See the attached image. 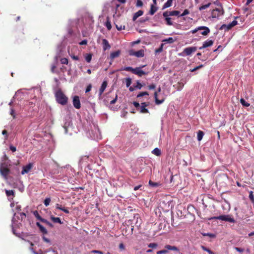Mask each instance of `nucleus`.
I'll return each mask as SVG.
<instances>
[{
    "instance_id": "obj_1",
    "label": "nucleus",
    "mask_w": 254,
    "mask_h": 254,
    "mask_svg": "<svg viewBox=\"0 0 254 254\" xmlns=\"http://www.w3.org/2000/svg\"><path fill=\"white\" fill-rule=\"evenodd\" d=\"M55 97L57 102L62 105H65L67 103V97L60 90L56 92Z\"/></svg>"
},
{
    "instance_id": "obj_2",
    "label": "nucleus",
    "mask_w": 254,
    "mask_h": 254,
    "mask_svg": "<svg viewBox=\"0 0 254 254\" xmlns=\"http://www.w3.org/2000/svg\"><path fill=\"white\" fill-rule=\"evenodd\" d=\"M9 162H2L0 164V173L2 177L5 179H7V176L10 173Z\"/></svg>"
},
{
    "instance_id": "obj_3",
    "label": "nucleus",
    "mask_w": 254,
    "mask_h": 254,
    "mask_svg": "<svg viewBox=\"0 0 254 254\" xmlns=\"http://www.w3.org/2000/svg\"><path fill=\"white\" fill-rule=\"evenodd\" d=\"M212 219L221 220L222 221H225L230 223L235 222V220L234 219V218H233L231 215H222L219 216H215L208 218V220H211Z\"/></svg>"
},
{
    "instance_id": "obj_4",
    "label": "nucleus",
    "mask_w": 254,
    "mask_h": 254,
    "mask_svg": "<svg viewBox=\"0 0 254 254\" xmlns=\"http://www.w3.org/2000/svg\"><path fill=\"white\" fill-rule=\"evenodd\" d=\"M224 14V10L222 7L216 8L211 12V16L213 18H218L220 16Z\"/></svg>"
},
{
    "instance_id": "obj_5",
    "label": "nucleus",
    "mask_w": 254,
    "mask_h": 254,
    "mask_svg": "<svg viewBox=\"0 0 254 254\" xmlns=\"http://www.w3.org/2000/svg\"><path fill=\"white\" fill-rule=\"evenodd\" d=\"M203 30V31L201 32V34L203 36H206L210 33V29L208 27L206 26H199L197 28L191 31V33L194 34L197 32L198 30Z\"/></svg>"
},
{
    "instance_id": "obj_6",
    "label": "nucleus",
    "mask_w": 254,
    "mask_h": 254,
    "mask_svg": "<svg viewBox=\"0 0 254 254\" xmlns=\"http://www.w3.org/2000/svg\"><path fill=\"white\" fill-rule=\"evenodd\" d=\"M161 90V87H159L157 89V91L154 93V97L155 99V102L156 105H160L163 103L165 99V97H162L161 99L158 98V92H160Z\"/></svg>"
},
{
    "instance_id": "obj_7",
    "label": "nucleus",
    "mask_w": 254,
    "mask_h": 254,
    "mask_svg": "<svg viewBox=\"0 0 254 254\" xmlns=\"http://www.w3.org/2000/svg\"><path fill=\"white\" fill-rule=\"evenodd\" d=\"M128 54L130 56H134L138 58L143 57L144 55V51L140 50L138 51H134L133 50H130L128 51Z\"/></svg>"
},
{
    "instance_id": "obj_8",
    "label": "nucleus",
    "mask_w": 254,
    "mask_h": 254,
    "mask_svg": "<svg viewBox=\"0 0 254 254\" xmlns=\"http://www.w3.org/2000/svg\"><path fill=\"white\" fill-rule=\"evenodd\" d=\"M148 106V103L146 102H143L141 103V106L139 107V111L140 113L145 114L148 113L149 111L146 108L147 106Z\"/></svg>"
},
{
    "instance_id": "obj_9",
    "label": "nucleus",
    "mask_w": 254,
    "mask_h": 254,
    "mask_svg": "<svg viewBox=\"0 0 254 254\" xmlns=\"http://www.w3.org/2000/svg\"><path fill=\"white\" fill-rule=\"evenodd\" d=\"M108 85V83L107 81H104L102 85L99 89V99H101L102 98V94L104 92L105 89L106 88Z\"/></svg>"
},
{
    "instance_id": "obj_10",
    "label": "nucleus",
    "mask_w": 254,
    "mask_h": 254,
    "mask_svg": "<svg viewBox=\"0 0 254 254\" xmlns=\"http://www.w3.org/2000/svg\"><path fill=\"white\" fill-rule=\"evenodd\" d=\"M197 50L196 47H190L185 48L183 53L187 56L190 55L192 53L195 52Z\"/></svg>"
},
{
    "instance_id": "obj_11",
    "label": "nucleus",
    "mask_w": 254,
    "mask_h": 254,
    "mask_svg": "<svg viewBox=\"0 0 254 254\" xmlns=\"http://www.w3.org/2000/svg\"><path fill=\"white\" fill-rule=\"evenodd\" d=\"M73 106L77 109H79L81 107V104L79 99V97L78 96H74L73 98Z\"/></svg>"
},
{
    "instance_id": "obj_12",
    "label": "nucleus",
    "mask_w": 254,
    "mask_h": 254,
    "mask_svg": "<svg viewBox=\"0 0 254 254\" xmlns=\"http://www.w3.org/2000/svg\"><path fill=\"white\" fill-rule=\"evenodd\" d=\"M33 167V164L31 163H29L26 166H24L22 168V170L21 171V174L24 175L25 174L28 173L30 170L32 169Z\"/></svg>"
},
{
    "instance_id": "obj_13",
    "label": "nucleus",
    "mask_w": 254,
    "mask_h": 254,
    "mask_svg": "<svg viewBox=\"0 0 254 254\" xmlns=\"http://www.w3.org/2000/svg\"><path fill=\"white\" fill-rule=\"evenodd\" d=\"M141 67L135 68L133 73L137 75L139 77H141L142 75L146 74V72L141 70Z\"/></svg>"
},
{
    "instance_id": "obj_14",
    "label": "nucleus",
    "mask_w": 254,
    "mask_h": 254,
    "mask_svg": "<svg viewBox=\"0 0 254 254\" xmlns=\"http://www.w3.org/2000/svg\"><path fill=\"white\" fill-rule=\"evenodd\" d=\"M213 43H214V41H213L212 40H206L205 42H204L202 46L199 47V49L200 50H201V49L206 48L208 47H210L213 44Z\"/></svg>"
},
{
    "instance_id": "obj_15",
    "label": "nucleus",
    "mask_w": 254,
    "mask_h": 254,
    "mask_svg": "<svg viewBox=\"0 0 254 254\" xmlns=\"http://www.w3.org/2000/svg\"><path fill=\"white\" fill-rule=\"evenodd\" d=\"M103 49L104 51L110 49L111 46L107 40L104 39L102 40Z\"/></svg>"
},
{
    "instance_id": "obj_16",
    "label": "nucleus",
    "mask_w": 254,
    "mask_h": 254,
    "mask_svg": "<svg viewBox=\"0 0 254 254\" xmlns=\"http://www.w3.org/2000/svg\"><path fill=\"white\" fill-rule=\"evenodd\" d=\"M56 208L57 209L61 210L66 214H68L69 213L68 210L66 208L63 207L62 205L59 203L56 204Z\"/></svg>"
},
{
    "instance_id": "obj_17",
    "label": "nucleus",
    "mask_w": 254,
    "mask_h": 254,
    "mask_svg": "<svg viewBox=\"0 0 254 254\" xmlns=\"http://www.w3.org/2000/svg\"><path fill=\"white\" fill-rule=\"evenodd\" d=\"M121 54L120 51L118 50L110 54V58L111 60H113L114 59L118 57Z\"/></svg>"
},
{
    "instance_id": "obj_18",
    "label": "nucleus",
    "mask_w": 254,
    "mask_h": 254,
    "mask_svg": "<svg viewBox=\"0 0 254 254\" xmlns=\"http://www.w3.org/2000/svg\"><path fill=\"white\" fill-rule=\"evenodd\" d=\"M36 225L39 228L40 231L43 234H47V231L46 229L42 226L39 222H36Z\"/></svg>"
},
{
    "instance_id": "obj_19",
    "label": "nucleus",
    "mask_w": 254,
    "mask_h": 254,
    "mask_svg": "<svg viewBox=\"0 0 254 254\" xmlns=\"http://www.w3.org/2000/svg\"><path fill=\"white\" fill-rule=\"evenodd\" d=\"M157 10H158V7H157L156 5H154V4H151L149 13L150 15H152L157 11Z\"/></svg>"
},
{
    "instance_id": "obj_20",
    "label": "nucleus",
    "mask_w": 254,
    "mask_h": 254,
    "mask_svg": "<svg viewBox=\"0 0 254 254\" xmlns=\"http://www.w3.org/2000/svg\"><path fill=\"white\" fill-rule=\"evenodd\" d=\"M143 13V12L142 10H138V11H137L136 12H135L133 16V18H132V20L133 21L135 20L138 17L141 16Z\"/></svg>"
},
{
    "instance_id": "obj_21",
    "label": "nucleus",
    "mask_w": 254,
    "mask_h": 254,
    "mask_svg": "<svg viewBox=\"0 0 254 254\" xmlns=\"http://www.w3.org/2000/svg\"><path fill=\"white\" fill-rule=\"evenodd\" d=\"M173 0H167V2H165L162 7L163 9L170 7L172 5Z\"/></svg>"
},
{
    "instance_id": "obj_22",
    "label": "nucleus",
    "mask_w": 254,
    "mask_h": 254,
    "mask_svg": "<svg viewBox=\"0 0 254 254\" xmlns=\"http://www.w3.org/2000/svg\"><path fill=\"white\" fill-rule=\"evenodd\" d=\"M165 249H166L167 250V251L168 250L176 251H178V249L177 248V247H176L175 246H170L169 245H166L165 246Z\"/></svg>"
},
{
    "instance_id": "obj_23",
    "label": "nucleus",
    "mask_w": 254,
    "mask_h": 254,
    "mask_svg": "<svg viewBox=\"0 0 254 254\" xmlns=\"http://www.w3.org/2000/svg\"><path fill=\"white\" fill-rule=\"evenodd\" d=\"M51 219L54 222V223H58L60 224H63V222L61 221V219L59 217H55L53 216H51Z\"/></svg>"
},
{
    "instance_id": "obj_24",
    "label": "nucleus",
    "mask_w": 254,
    "mask_h": 254,
    "mask_svg": "<svg viewBox=\"0 0 254 254\" xmlns=\"http://www.w3.org/2000/svg\"><path fill=\"white\" fill-rule=\"evenodd\" d=\"M203 135H204V132L201 130H198V131L197 132V140L198 141L201 140L203 138Z\"/></svg>"
},
{
    "instance_id": "obj_25",
    "label": "nucleus",
    "mask_w": 254,
    "mask_h": 254,
    "mask_svg": "<svg viewBox=\"0 0 254 254\" xmlns=\"http://www.w3.org/2000/svg\"><path fill=\"white\" fill-rule=\"evenodd\" d=\"M152 153L156 156H160L161 155V151L158 148H155L152 151Z\"/></svg>"
},
{
    "instance_id": "obj_26",
    "label": "nucleus",
    "mask_w": 254,
    "mask_h": 254,
    "mask_svg": "<svg viewBox=\"0 0 254 254\" xmlns=\"http://www.w3.org/2000/svg\"><path fill=\"white\" fill-rule=\"evenodd\" d=\"M105 26L108 30H110L112 28L111 23L109 18H107V21L105 23Z\"/></svg>"
},
{
    "instance_id": "obj_27",
    "label": "nucleus",
    "mask_w": 254,
    "mask_h": 254,
    "mask_svg": "<svg viewBox=\"0 0 254 254\" xmlns=\"http://www.w3.org/2000/svg\"><path fill=\"white\" fill-rule=\"evenodd\" d=\"M240 103H241V104L243 106H245V107H249L250 106V104L249 103H248V102H247L243 98H241L240 99Z\"/></svg>"
},
{
    "instance_id": "obj_28",
    "label": "nucleus",
    "mask_w": 254,
    "mask_h": 254,
    "mask_svg": "<svg viewBox=\"0 0 254 254\" xmlns=\"http://www.w3.org/2000/svg\"><path fill=\"white\" fill-rule=\"evenodd\" d=\"M238 22L236 20H233L232 22L228 24V29H231L234 26L237 25Z\"/></svg>"
},
{
    "instance_id": "obj_29",
    "label": "nucleus",
    "mask_w": 254,
    "mask_h": 254,
    "mask_svg": "<svg viewBox=\"0 0 254 254\" xmlns=\"http://www.w3.org/2000/svg\"><path fill=\"white\" fill-rule=\"evenodd\" d=\"M162 42H166L168 43H173L175 42V40L172 37H169L167 39H165L162 41Z\"/></svg>"
},
{
    "instance_id": "obj_30",
    "label": "nucleus",
    "mask_w": 254,
    "mask_h": 254,
    "mask_svg": "<svg viewBox=\"0 0 254 254\" xmlns=\"http://www.w3.org/2000/svg\"><path fill=\"white\" fill-rule=\"evenodd\" d=\"M180 12L178 10H173L170 11V16H178L180 14Z\"/></svg>"
},
{
    "instance_id": "obj_31",
    "label": "nucleus",
    "mask_w": 254,
    "mask_h": 254,
    "mask_svg": "<svg viewBox=\"0 0 254 254\" xmlns=\"http://www.w3.org/2000/svg\"><path fill=\"white\" fill-rule=\"evenodd\" d=\"M122 70H126L127 71H131L132 73H133V71L134 70V68H132L131 66H127V67H125L123 68H122Z\"/></svg>"
},
{
    "instance_id": "obj_32",
    "label": "nucleus",
    "mask_w": 254,
    "mask_h": 254,
    "mask_svg": "<svg viewBox=\"0 0 254 254\" xmlns=\"http://www.w3.org/2000/svg\"><path fill=\"white\" fill-rule=\"evenodd\" d=\"M5 193L7 196L14 195V191L13 190H5Z\"/></svg>"
},
{
    "instance_id": "obj_33",
    "label": "nucleus",
    "mask_w": 254,
    "mask_h": 254,
    "mask_svg": "<svg viewBox=\"0 0 254 254\" xmlns=\"http://www.w3.org/2000/svg\"><path fill=\"white\" fill-rule=\"evenodd\" d=\"M211 5V3L210 2H209L207 4H204V5H201V6L199 7V9L200 10H203V9H206L207 8L209 7L210 6V5Z\"/></svg>"
},
{
    "instance_id": "obj_34",
    "label": "nucleus",
    "mask_w": 254,
    "mask_h": 254,
    "mask_svg": "<svg viewBox=\"0 0 254 254\" xmlns=\"http://www.w3.org/2000/svg\"><path fill=\"white\" fill-rule=\"evenodd\" d=\"M125 80H126V86L127 87H129L131 84V79L129 77H128V78H126L125 79Z\"/></svg>"
},
{
    "instance_id": "obj_35",
    "label": "nucleus",
    "mask_w": 254,
    "mask_h": 254,
    "mask_svg": "<svg viewBox=\"0 0 254 254\" xmlns=\"http://www.w3.org/2000/svg\"><path fill=\"white\" fill-rule=\"evenodd\" d=\"M176 88L178 90H181L184 86V84L182 82H179L176 85Z\"/></svg>"
},
{
    "instance_id": "obj_36",
    "label": "nucleus",
    "mask_w": 254,
    "mask_h": 254,
    "mask_svg": "<svg viewBox=\"0 0 254 254\" xmlns=\"http://www.w3.org/2000/svg\"><path fill=\"white\" fill-rule=\"evenodd\" d=\"M134 86V88H135L136 89H141L143 86V85L141 84L138 80H137L136 81V84Z\"/></svg>"
},
{
    "instance_id": "obj_37",
    "label": "nucleus",
    "mask_w": 254,
    "mask_h": 254,
    "mask_svg": "<svg viewBox=\"0 0 254 254\" xmlns=\"http://www.w3.org/2000/svg\"><path fill=\"white\" fill-rule=\"evenodd\" d=\"M92 55L91 54H89L86 55V56L85 57V60L87 62L90 63L91 62L92 59Z\"/></svg>"
},
{
    "instance_id": "obj_38",
    "label": "nucleus",
    "mask_w": 254,
    "mask_h": 254,
    "mask_svg": "<svg viewBox=\"0 0 254 254\" xmlns=\"http://www.w3.org/2000/svg\"><path fill=\"white\" fill-rule=\"evenodd\" d=\"M149 95V93L147 91L142 92H140L137 95V97L139 98V97H142V96H145V95Z\"/></svg>"
},
{
    "instance_id": "obj_39",
    "label": "nucleus",
    "mask_w": 254,
    "mask_h": 254,
    "mask_svg": "<svg viewBox=\"0 0 254 254\" xmlns=\"http://www.w3.org/2000/svg\"><path fill=\"white\" fill-rule=\"evenodd\" d=\"M51 202V198L50 197L46 198L44 201V205L48 206Z\"/></svg>"
},
{
    "instance_id": "obj_40",
    "label": "nucleus",
    "mask_w": 254,
    "mask_h": 254,
    "mask_svg": "<svg viewBox=\"0 0 254 254\" xmlns=\"http://www.w3.org/2000/svg\"><path fill=\"white\" fill-rule=\"evenodd\" d=\"M163 46H164V44H161L160 47L155 50V53H161V52H162Z\"/></svg>"
},
{
    "instance_id": "obj_41",
    "label": "nucleus",
    "mask_w": 254,
    "mask_h": 254,
    "mask_svg": "<svg viewBox=\"0 0 254 254\" xmlns=\"http://www.w3.org/2000/svg\"><path fill=\"white\" fill-rule=\"evenodd\" d=\"M149 185L152 187H156L159 186V184L157 183L153 182L151 180L149 182Z\"/></svg>"
},
{
    "instance_id": "obj_42",
    "label": "nucleus",
    "mask_w": 254,
    "mask_h": 254,
    "mask_svg": "<svg viewBox=\"0 0 254 254\" xmlns=\"http://www.w3.org/2000/svg\"><path fill=\"white\" fill-rule=\"evenodd\" d=\"M33 214L34 215V216H35V217L38 219V220H40L41 219V218H42L38 213V211H34L33 212Z\"/></svg>"
},
{
    "instance_id": "obj_43",
    "label": "nucleus",
    "mask_w": 254,
    "mask_h": 254,
    "mask_svg": "<svg viewBox=\"0 0 254 254\" xmlns=\"http://www.w3.org/2000/svg\"><path fill=\"white\" fill-rule=\"evenodd\" d=\"M220 30H225V31H228L230 29H228V24H223L220 28Z\"/></svg>"
},
{
    "instance_id": "obj_44",
    "label": "nucleus",
    "mask_w": 254,
    "mask_h": 254,
    "mask_svg": "<svg viewBox=\"0 0 254 254\" xmlns=\"http://www.w3.org/2000/svg\"><path fill=\"white\" fill-rule=\"evenodd\" d=\"M61 62L62 64H67L68 63V59L65 58H62Z\"/></svg>"
},
{
    "instance_id": "obj_45",
    "label": "nucleus",
    "mask_w": 254,
    "mask_h": 254,
    "mask_svg": "<svg viewBox=\"0 0 254 254\" xmlns=\"http://www.w3.org/2000/svg\"><path fill=\"white\" fill-rule=\"evenodd\" d=\"M203 66V64H200V65H199L198 66H196L195 67L193 68V69H190V71L191 72H194V71H196V70L201 68Z\"/></svg>"
},
{
    "instance_id": "obj_46",
    "label": "nucleus",
    "mask_w": 254,
    "mask_h": 254,
    "mask_svg": "<svg viewBox=\"0 0 254 254\" xmlns=\"http://www.w3.org/2000/svg\"><path fill=\"white\" fill-rule=\"evenodd\" d=\"M201 248L203 250L206 251L209 254H214V253L210 250L207 249V248L205 247L204 246H202Z\"/></svg>"
},
{
    "instance_id": "obj_47",
    "label": "nucleus",
    "mask_w": 254,
    "mask_h": 254,
    "mask_svg": "<svg viewBox=\"0 0 254 254\" xmlns=\"http://www.w3.org/2000/svg\"><path fill=\"white\" fill-rule=\"evenodd\" d=\"M165 21H166V23L168 25H172L173 23L171 21V18L170 17L165 18Z\"/></svg>"
},
{
    "instance_id": "obj_48",
    "label": "nucleus",
    "mask_w": 254,
    "mask_h": 254,
    "mask_svg": "<svg viewBox=\"0 0 254 254\" xmlns=\"http://www.w3.org/2000/svg\"><path fill=\"white\" fill-rule=\"evenodd\" d=\"M148 247L149 248H152V249H155V248H156L157 247V244L156 243H150L148 245Z\"/></svg>"
},
{
    "instance_id": "obj_49",
    "label": "nucleus",
    "mask_w": 254,
    "mask_h": 254,
    "mask_svg": "<svg viewBox=\"0 0 254 254\" xmlns=\"http://www.w3.org/2000/svg\"><path fill=\"white\" fill-rule=\"evenodd\" d=\"M143 5V2L141 0H137L136 6L137 7H141Z\"/></svg>"
},
{
    "instance_id": "obj_50",
    "label": "nucleus",
    "mask_w": 254,
    "mask_h": 254,
    "mask_svg": "<svg viewBox=\"0 0 254 254\" xmlns=\"http://www.w3.org/2000/svg\"><path fill=\"white\" fill-rule=\"evenodd\" d=\"M167 253H168L167 250L166 249H165L164 250L157 252L156 254H166Z\"/></svg>"
},
{
    "instance_id": "obj_51",
    "label": "nucleus",
    "mask_w": 254,
    "mask_h": 254,
    "mask_svg": "<svg viewBox=\"0 0 254 254\" xmlns=\"http://www.w3.org/2000/svg\"><path fill=\"white\" fill-rule=\"evenodd\" d=\"M116 27L118 30H121L125 29V26L124 25H118V24H116Z\"/></svg>"
},
{
    "instance_id": "obj_52",
    "label": "nucleus",
    "mask_w": 254,
    "mask_h": 254,
    "mask_svg": "<svg viewBox=\"0 0 254 254\" xmlns=\"http://www.w3.org/2000/svg\"><path fill=\"white\" fill-rule=\"evenodd\" d=\"M249 198L252 202L254 201V196L253 195V192L252 191H251L250 192Z\"/></svg>"
},
{
    "instance_id": "obj_53",
    "label": "nucleus",
    "mask_w": 254,
    "mask_h": 254,
    "mask_svg": "<svg viewBox=\"0 0 254 254\" xmlns=\"http://www.w3.org/2000/svg\"><path fill=\"white\" fill-rule=\"evenodd\" d=\"M189 13H190L189 10L188 9H186L184 10V11H183L182 14L180 15V16H184L185 15L189 14Z\"/></svg>"
},
{
    "instance_id": "obj_54",
    "label": "nucleus",
    "mask_w": 254,
    "mask_h": 254,
    "mask_svg": "<svg viewBox=\"0 0 254 254\" xmlns=\"http://www.w3.org/2000/svg\"><path fill=\"white\" fill-rule=\"evenodd\" d=\"M170 13V11H165L163 13V17H164L165 18H168L170 15V14H169Z\"/></svg>"
},
{
    "instance_id": "obj_55",
    "label": "nucleus",
    "mask_w": 254,
    "mask_h": 254,
    "mask_svg": "<svg viewBox=\"0 0 254 254\" xmlns=\"http://www.w3.org/2000/svg\"><path fill=\"white\" fill-rule=\"evenodd\" d=\"M119 248L121 251H124L125 250V246L123 243H120Z\"/></svg>"
},
{
    "instance_id": "obj_56",
    "label": "nucleus",
    "mask_w": 254,
    "mask_h": 254,
    "mask_svg": "<svg viewBox=\"0 0 254 254\" xmlns=\"http://www.w3.org/2000/svg\"><path fill=\"white\" fill-rule=\"evenodd\" d=\"M132 104H133V105L135 106V107L136 108V109L137 110H139V107H140V105L137 102H133L132 103Z\"/></svg>"
},
{
    "instance_id": "obj_57",
    "label": "nucleus",
    "mask_w": 254,
    "mask_h": 254,
    "mask_svg": "<svg viewBox=\"0 0 254 254\" xmlns=\"http://www.w3.org/2000/svg\"><path fill=\"white\" fill-rule=\"evenodd\" d=\"M20 216V219L22 220L26 217V214L24 212H21L19 213Z\"/></svg>"
},
{
    "instance_id": "obj_58",
    "label": "nucleus",
    "mask_w": 254,
    "mask_h": 254,
    "mask_svg": "<svg viewBox=\"0 0 254 254\" xmlns=\"http://www.w3.org/2000/svg\"><path fill=\"white\" fill-rule=\"evenodd\" d=\"M156 87V85L154 84H152L148 86V88L149 90L154 89Z\"/></svg>"
},
{
    "instance_id": "obj_59",
    "label": "nucleus",
    "mask_w": 254,
    "mask_h": 254,
    "mask_svg": "<svg viewBox=\"0 0 254 254\" xmlns=\"http://www.w3.org/2000/svg\"><path fill=\"white\" fill-rule=\"evenodd\" d=\"M91 88H92V85L91 84H89L87 86V87H86V91H85V92L86 93H87L89 91H90V90H91Z\"/></svg>"
},
{
    "instance_id": "obj_60",
    "label": "nucleus",
    "mask_w": 254,
    "mask_h": 254,
    "mask_svg": "<svg viewBox=\"0 0 254 254\" xmlns=\"http://www.w3.org/2000/svg\"><path fill=\"white\" fill-rule=\"evenodd\" d=\"M235 249L237 251V252H239L240 253H243L244 252V249H242V248H238V247H236L235 248Z\"/></svg>"
},
{
    "instance_id": "obj_61",
    "label": "nucleus",
    "mask_w": 254,
    "mask_h": 254,
    "mask_svg": "<svg viewBox=\"0 0 254 254\" xmlns=\"http://www.w3.org/2000/svg\"><path fill=\"white\" fill-rule=\"evenodd\" d=\"M117 98H118V95H117V94H116L115 98L110 101V104H115L116 103V102L117 101Z\"/></svg>"
},
{
    "instance_id": "obj_62",
    "label": "nucleus",
    "mask_w": 254,
    "mask_h": 254,
    "mask_svg": "<svg viewBox=\"0 0 254 254\" xmlns=\"http://www.w3.org/2000/svg\"><path fill=\"white\" fill-rule=\"evenodd\" d=\"M70 57L73 60L78 61L79 59L78 56H77L70 55Z\"/></svg>"
},
{
    "instance_id": "obj_63",
    "label": "nucleus",
    "mask_w": 254,
    "mask_h": 254,
    "mask_svg": "<svg viewBox=\"0 0 254 254\" xmlns=\"http://www.w3.org/2000/svg\"><path fill=\"white\" fill-rule=\"evenodd\" d=\"M92 253H97L99 254H103V253L102 251H97V250H93L91 251Z\"/></svg>"
},
{
    "instance_id": "obj_64",
    "label": "nucleus",
    "mask_w": 254,
    "mask_h": 254,
    "mask_svg": "<svg viewBox=\"0 0 254 254\" xmlns=\"http://www.w3.org/2000/svg\"><path fill=\"white\" fill-rule=\"evenodd\" d=\"M87 41L86 40H82L81 42L79 43V44L80 45H87Z\"/></svg>"
}]
</instances>
